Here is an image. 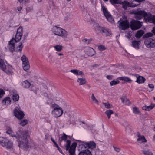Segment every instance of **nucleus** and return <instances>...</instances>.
<instances>
[{
	"label": "nucleus",
	"mask_w": 155,
	"mask_h": 155,
	"mask_svg": "<svg viewBox=\"0 0 155 155\" xmlns=\"http://www.w3.org/2000/svg\"><path fill=\"white\" fill-rule=\"evenodd\" d=\"M16 42L14 40V38L13 37L9 41L8 45V48L11 51H13L15 49V43Z\"/></svg>",
	"instance_id": "dca6fc26"
},
{
	"label": "nucleus",
	"mask_w": 155,
	"mask_h": 155,
	"mask_svg": "<svg viewBox=\"0 0 155 155\" xmlns=\"http://www.w3.org/2000/svg\"><path fill=\"white\" fill-rule=\"evenodd\" d=\"M14 115L18 119H22L25 115L22 111L17 109H14Z\"/></svg>",
	"instance_id": "f8f14e48"
},
{
	"label": "nucleus",
	"mask_w": 155,
	"mask_h": 155,
	"mask_svg": "<svg viewBox=\"0 0 155 155\" xmlns=\"http://www.w3.org/2000/svg\"><path fill=\"white\" fill-rule=\"evenodd\" d=\"M22 86L23 87L28 88L31 85V83L27 80H25L22 83Z\"/></svg>",
	"instance_id": "bb28decb"
},
{
	"label": "nucleus",
	"mask_w": 155,
	"mask_h": 155,
	"mask_svg": "<svg viewBox=\"0 0 155 155\" xmlns=\"http://www.w3.org/2000/svg\"><path fill=\"white\" fill-rule=\"evenodd\" d=\"M51 107L53 108L52 114L54 117L58 118L61 116L63 113L62 109L58 105L55 103L52 104Z\"/></svg>",
	"instance_id": "39448f33"
},
{
	"label": "nucleus",
	"mask_w": 155,
	"mask_h": 155,
	"mask_svg": "<svg viewBox=\"0 0 155 155\" xmlns=\"http://www.w3.org/2000/svg\"><path fill=\"white\" fill-rule=\"evenodd\" d=\"M2 103L4 105H8L11 104V100L9 97H7L5 98L2 101Z\"/></svg>",
	"instance_id": "393cba45"
},
{
	"label": "nucleus",
	"mask_w": 155,
	"mask_h": 155,
	"mask_svg": "<svg viewBox=\"0 0 155 155\" xmlns=\"http://www.w3.org/2000/svg\"><path fill=\"white\" fill-rule=\"evenodd\" d=\"M121 4L122 5V8L124 10H126L128 7H134L137 6L138 5L136 4H134L132 3H130L127 1H124L121 2Z\"/></svg>",
	"instance_id": "4468645a"
},
{
	"label": "nucleus",
	"mask_w": 155,
	"mask_h": 155,
	"mask_svg": "<svg viewBox=\"0 0 155 155\" xmlns=\"http://www.w3.org/2000/svg\"><path fill=\"white\" fill-rule=\"evenodd\" d=\"M0 69L2 71H5L6 69V65L3 60L0 59Z\"/></svg>",
	"instance_id": "c756f323"
},
{
	"label": "nucleus",
	"mask_w": 155,
	"mask_h": 155,
	"mask_svg": "<svg viewBox=\"0 0 155 155\" xmlns=\"http://www.w3.org/2000/svg\"><path fill=\"white\" fill-rule=\"evenodd\" d=\"M23 0H18V1L21 3L23 2Z\"/></svg>",
	"instance_id": "69168bd1"
},
{
	"label": "nucleus",
	"mask_w": 155,
	"mask_h": 155,
	"mask_svg": "<svg viewBox=\"0 0 155 155\" xmlns=\"http://www.w3.org/2000/svg\"><path fill=\"white\" fill-rule=\"evenodd\" d=\"M153 34L151 33H148L145 35V36L147 37H152L153 35Z\"/></svg>",
	"instance_id": "3c124183"
},
{
	"label": "nucleus",
	"mask_w": 155,
	"mask_h": 155,
	"mask_svg": "<svg viewBox=\"0 0 155 155\" xmlns=\"http://www.w3.org/2000/svg\"><path fill=\"white\" fill-rule=\"evenodd\" d=\"M98 49L100 51L104 50L107 49V48L104 45H100L98 46Z\"/></svg>",
	"instance_id": "a18cd8bd"
},
{
	"label": "nucleus",
	"mask_w": 155,
	"mask_h": 155,
	"mask_svg": "<svg viewBox=\"0 0 155 155\" xmlns=\"http://www.w3.org/2000/svg\"><path fill=\"white\" fill-rule=\"evenodd\" d=\"M149 17L148 22H153L155 25V16L151 14V16Z\"/></svg>",
	"instance_id": "f704fd0d"
},
{
	"label": "nucleus",
	"mask_w": 155,
	"mask_h": 155,
	"mask_svg": "<svg viewBox=\"0 0 155 155\" xmlns=\"http://www.w3.org/2000/svg\"><path fill=\"white\" fill-rule=\"evenodd\" d=\"M17 49L18 50L21 51L23 48L22 46V42H21L20 43V45L17 46Z\"/></svg>",
	"instance_id": "de8ad7c7"
},
{
	"label": "nucleus",
	"mask_w": 155,
	"mask_h": 155,
	"mask_svg": "<svg viewBox=\"0 0 155 155\" xmlns=\"http://www.w3.org/2000/svg\"><path fill=\"white\" fill-rule=\"evenodd\" d=\"M23 31L22 27H20L17 29V33L22 35Z\"/></svg>",
	"instance_id": "c03bdc74"
},
{
	"label": "nucleus",
	"mask_w": 155,
	"mask_h": 155,
	"mask_svg": "<svg viewBox=\"0 0 155 155\" xmlns=\"http://www.w3.org/2000/svg\"><path fill=\"white\" fill-rule=\"evenodd\" d=\"M54 146L55 147H57L58 146V145L56 143V142L54 144Z\"/></svg>",
	"instance_id": "0e129e2a"
},
{
	"label": "nucleus",
	"mask_w": 155,
	"mask_h": 155,
	"mask_svg": "<svg viewBox=\"0 0 155 155\" xmlns=\"http://www.w3.org/2000/svg\"><path fill=\"white\" fill-rule=\"evenodd\" d=\"M22 35L19 33H16L15 36V41L16 42H19L21 39Z\"/></svg>",
	"instance_id": "72a5a7b5"
},
{
	"label": "nucleus",
	"mask_w": 155,
	"mask_h": 155,
	"mask_svg": "<svg viewBox=\"0 0 155 155\" xmlns=\"http://www.w3.org/2000/svg\"><path fill=\"white\" fill-rule=\"evenodd\" d=\"M118 79L120 80L123 81L125 82L130 83L133 81V80L130 79L127 77L122 76L119 77Z\"/></svg>",
	"instance_id": "b1692460"
},
{
	"label": "nucleus",
	"mask_w": 155,
	"mask_h": 155,
	"mask_svg": "<svg viewBox=\"0 0 155 155\" xmlns=\"http://www.w3.org/2000/svg\"><path fill=\"white\" fill-rule=\"evenodd\" d=\"M78 155H92V154L89 150L85 149L80 151Z\"/></svg>",
	"instance_id": "a878e982"
},
{
	"label": "nucleus",
	"mask_w": 155,
	"mask_h": 155,
	"mask_svg": "<svg viewBox=\"0 0 155 155\" xmlns=\"http://www.w3.org/2000/svg\"><path fill=\"white\" fill-rule=\"evenodd\" d=\"M140 43L141 41H140L134 40L132 42L131 46L137 49H138Z\"/></svg>",
	"instance_id": "6ab92c4d"
},
{
	"label": "nucleus",
	"mask_w": 155,
	"mask_h": 155,
	"mask_svg": "<svg viewBox=\"0 0 155 155\" xmlns=\"http://www.w3.org/2000/svg\"><path fill=\"white\" fill-rule=\"evenodd\" d=\"M155 106V104H151L149 106H145L143 107V110L146 111H149L153 109Z\"/></svg>",
	"instance_id": "5701e85b"
},
{
	"label": "nucleus",
	"mask_w": 155,
	"mask_h": 155,
	"mask_svg": "<svg viewBox=\"0 0 155 155\" xmlns=\"http://www.w3.org/2000/svg\"><path fill=\"white\" fill-rule=\"evenodd\" d=\"M67 135L63 133V135L61 137V141L59 142V143L61 147H63L64 146L62 145L61 143L62 141L64 140V142H66L67 144L65 146L66 150L69 151L70 155H75V149L77 144V143L75 142H73L71 146V141L70 140H67Z\"/></svg>",
	"instance_id": "f03ea898"
},
{
	"label": "nucleus",
	"mask_w": 155,
	"mask_h": 155,
	"mask_svg": "<svg viewBox=\"0 0 155 155\" xmlns=\"http://www.w3.org/2000/svg\"><path fill=\"white\" fill-rule=\"evenodd\" d=\"M115 150L117 152H119L120 151V149L119 148H114Z\"/></svg>",
	"instance_id": "4d7b16f0"
},
{
	"label": "nucleus",
	"mask_w": 155,
	"mask_h": 155,
	"mask_svg": "<svg viewBox=\"0 0 155 155\" xmlns=\"http://www.w3.org/2000/svg\"><path fill=\"white\" fill-rule=\"evenodd\" d=\"M6 140V141H5L4 143L5 145L2 146L7 149H11L12 147L13 143L10 140L7 139Z\"/></svg>",
	"instance_id": "a211bd4d"
},
{
	"label": "nucleus",
	"mask_w": 155,
	"mask_h": 155,
	"mask_svg": "<svg viewBox=\"0 0 155 155\" xmlns=\"http://www.w3.org/2000/svg\"><path fill=\"white\" fill-rule=\"evenodd\" d=\"M87 54L89 56H92L96 54L94 49L88 47L87 48Z\"/></svg>",
	"instance_id": "412c9836"
},
{
	"label": "nucleus",
	"mask_w": 155,
	"mask_h": 155,
	"mask_svg": "<svg viewBox=\"0 0 155 155\" xmlns=\"http://www.w3.org/2000/svg\"><path fill=\"white\" fill-rule=\"evenodd\" d=\"M7 138L0 137V144L2 146H5L4 143L5 141H6Z\"/></svg>",
	"instance_id": "e433bc0d"
},
{
	"label": "nucleus",
	"mask_w": 155,
	"mask_h": 155,
	"mask_svg": "<svg viewBox=\"0 0 155 155\" xmlns=\"http://www.w3.org/2000/svg\"><path fill=\"white\" fill-rule=\"evenodd\" d=\"M19 99V96L18 94H13L12 96V99L14 101H17Z\"/></svg>",
	"instance_id": "58836bf2"
},
{
	"label": "nucleus",
	"mask_w": 155,
	"mask_h": 155,
	"mask_svg": "<svg viewBox=\"0 0 155 155\" xmlns=\"http://www.w3.org/2000/svg\"><path fill=\"white\" fill-rule=\"evenodd\" d=\"M43 86H44V88H45V89H47L48 90V88L47 87V86H46V85H45L44 84L43 85Z\"/></svg>",
	"instance_id": "680f3d73"
},
{
	"label": "nucleus",
	"mask_w": 155,
	"mask_h": 155,
	"mask_svg": "<svg viewBox=\"0 0 155 155\" xmlns=\"http://www.w3.org/2000/svg\"><path fill=\"white\" fill-rule=\"evenodd\" d=\"M27 36V35H24V40L25 39V37Z\"/></svg>",
	"instance_id": "774afa93"
},
{
	"label": "nucleus",
	"mask_w": 155,
	"mask_h": 155,
	"mask_svg": "<svg viewBox=\"0 0 155 155\" xmlns=\"http://www.w3.org/2000/svg\"><path fill=\"white\" fill-rule=\"evenodd\" d=\"M137 137L138 138L137 139V141L139 143H141L143 142H146L147 140L143 135H141L139 132L137 133Z\"/></svg>",
	"instance_id": "f3484780"
},
{
	"label": "nucleus",
	"mask_w": 155,
	"mask_h": 155,
	"mask_svg": "<svg viewBox=\"0 0 155 155\" xmlns=\"http://www.w3.org/2000/svg\"><path fill=\"white\" fill-rule=\"evenodd\" d=\"M134 0L136 2H137L139 3V4H137L138 5H139L141 2H144L145 1V0Z\"/></svg>",
	"instance_id": "5fc2aeb1"
},
{
	"label": "nucleus",
	"mask_w": 155,
	"mask_h": 155,
	"mask_svg": "<svg viewBox=\"0 0 155 155\" xmlns=\"http://www.w3.org/2000/svg\"><path fill=\"white\" fill-rule=\"evenodd\" d=\"M130 75H132L137 78L136 82L138 84L144 83L146 81V79L143 76H140L136 74H130Z\"/></svg>",
	"instance_id": "2eb2a0df"
},
{
	"label": "nucleus",
	"mask_w": 155,
	"mask_h": 155,
	"mask_svg": "<svg viewBox=\"0 0 155 155\" xmlns=\"http://www.w3.org/2000/svg\"><path fill=\"white\" fill-rule=\"evenodd\" d=\"M120 82L119 81L117 80L116 81L115 80H113L110 82V84L111 86L114 85L119 83Z\"/></svg>",
	"instance_id": "37998d69"
},
{
	"label": "nucleus",
	"mask_w": 155,
	"mask_h": 155,
	"mask_svg": "<svg viewBox=\"0 0 155 155\" xmlns=\"http://www.w3.org/2000/svg\"><path fill=\"white\" fill-rule=\"evenodd\" d=\"M152 32L155 35V27L153 28V29L152 30Z\"/></svg>",
	"instance_id": "13d9d810"
},
{
	"label": "nucleus",
	"mask_w": 155,
	"mask_h": 155,
	"mask_svg": "<svg viewBox=\"0 0 155 155\" xmlns=\"http://www.w3.org/2000/svg\"><path fill=\"white\" fill-rule=\"evenodd\" d=\"M96 147V143L93 141H91L89 142L86 143L83 145L79 146V150H80V148H81L83 147H84L85 148H88L89 149H93L95 148Z\"/></svg>",
	"instance_id": "6e6552de"
},
{
	"label": "nucleus",
	"mask_w": 155,
	"mask_h": 155,
	"mask_svg": "<svg viewBox=\"0 0 155 155\" xmlns=\"http://www.w3.org/2000/svg\"><path fill=\"white\" fill-rule=\"evenodd\" d=\"M142 22L140 21L132 20L130 22V27L131 30H135L140 29L142 26Z\"/></svg>",
	"instance_id": "0eeeda50"
},
{
	"label": "nucleus",
	"mask_w": 155,
	"mask_h": 155,
	"mask_svg": "<svg viewBox=\"0 0 155 155\" xmlns=\"http://www.w3.org/2000/svg\"><path fill=\"white\" fill-rule=\"evenodd\" d=\"M21 59L23 62V65L29 64L28 58L25 55H23L21 58Z\"/></svg>",
	"instance_id": "c85d7f7f"
},
{
	"label": "nucleus",
	"mask_w": 155,
	"mask_h": 155,
	"mask_svg": "<svg viewBox=\"0 0 155 155\" xmlns=\"http://www.w3.org/2000/svg\"><path fill=\"white\" fill-rule=\"evenodd\" d=\"M148 86L150 88L152 89V90H153L154 87V86L153 84H148Z\"/></svg>",
	"instance_id": "603ef678"
},
{
	"label": "nucleus",
	"mask_w": 155,
	"mask_h": 155,
	"mask_svg": "<svg viewBox=\"0 0 155 155\" xmlns=\"http://www.w3.org/2000/svg\"><path fill=\"white\" fill-rule=\"evenodd\" d=\"M118 22L119 23V28L121 30H125L130 27L129 22L127 20L120 18Z\"/></svg>",
	"instance_id": "423d86ee"
},
{
	"label": "nucleus",
	"mask_w": 155,
	"mask_h": 155,
	"mask_svg": "<svg viewBox=\"0 0 155 155\" xmlns=\"http://www.w3.org/2000/svg\"><path fill=\"white\" fill-rule=\"evenodd\" d=\"M144 43L146 46L148 48L155 47V40L152 38H149L145 39Z\"/></svg>",
	"instance_id": "9d476101"
},
{
	"label": "nucleus",
	"mask_w": 155,
	"mask_h": 155,
	"mask_svg": "<svg viewBox=\"0 0 155 155\" xmlns=\"http://www.w3.org/2000/svg\"><path fill=\"white\" fill-rule=\"evenodd\" d=\"M22 8L21 7H20V8H18H18H17V10L18 11H20L21 10V9H22Z\"/></svg>",
	"instance_id": "052dcab7"
},
{
	"label": "nucleus",
	"mask_w": 155,
	"mask_h": 155,
	"mask_svg": "<svg viewBox=\"0 0 155 155\" xmlns=\"http://www.w3.org/2000/svg\"><path fill=\"white\" fill-rule=\"evenodd\" d=\"M142 150H141L142 153L144 155H153L152 152L148 149L147 145H145L142 146Z\"/></svg>",
	"instance_id": "ddd939ff"
},
{
	"label": "nucleus",
	"mask_w": 155,
	"mask_h": 155,
	"mask_svg": "<svg viewBox=\"0 0 155 155\" xmlns=\"http://www.w3.org/2000/svg\"><path fill=\"white\" fill-rule=\"evenodd\" d=\"M112 75H107L106 77V78L107 79L109 80H111L112 79Z\"/></svg>",
	"instance_id": "6e6d98bb"
},
{
	"label": "nucleus",
	"mask_w": 155,
	"mask_h": 155,
	"mask_svg": "<svg viewBox=\"0 0 155 155\" xmlns=\"http://www.w3.org/2000/svg\"><path fill=\"white\" fill-rule=\"evenodd\" d=\"M132 12L134 15L135 19L140 20L144 17L145 21L147 22H148L151 14L150 12H147L145 10H141L140 8L134 10Z\"/></svg>",
	"instance_id": "7ed1b4c3"
},
{
	"label": "nucleus",
	"mask_w": 155,
	"mask_h": 155,
	"mask_svg": "<svg viewBox=\"0 0 155 155\" xmlns=\"http://www.w3.org/2000/svg\"><path fill=\"white\" fill-rule=\"evenodd\" d=\"M70 71L77 76L84 75V74L82 71L78 70L72 69Z\"/></svg>",
	"instance_id": "4be33fe9"
},
{
	"label": "nucleus",
	"mask_w": 155,
	"mask_h": 155,
	"mask_svg": "<svg viewBox=\"0 0 155 155\" xmlns=\"http://www.w3.org/2000/svg\"><path fill=\"white\" fill-rule=\"evenodd\" d=\"M52 31L54 35L62 38H66L67 36V32L64 29L57 26H53Z\"/></svg>",
	"instance_id": "20e7f679"
},
{
	"label": "nucleus",
	"mask_w": 155,
	"mask_h": 155,
	"mask_svg": "<svg viewBox=\"0 0 155 155\" xmlns=\"http://www.w3.org/2000/svg\"><path fill=\"white\" fill-rule=\"evenodd\" d=\"M55 50L58 52H60L63 49V46L61 45H56L54 46Z\"/></svg>",
	"instance_id": "473e14b6"
},
{
	"label": "nucleus",
	"mask_w": 155,
	"mask_h": 155,
	"mask_svg": "<svg viewBox=\"0 0 155 155\" xmlns=\"http://www.w3.org/2000/svg\"><path fill=\"white\" fill-rule=\"evenodd\" d=\"M7 134L12 137H15L17 140L19 147L24 150H26L29 147V145L27 139L28 132L19 130L16 133V135H12V130L9 128L7 131Z\"/></svg>",
	"instance_id": "f257e3e1"
},
{
	"label": "nucleus",
	"mask_w": 155,
	"mask_h": 155,
	"mask_svg": "<svg viewBox=\"0 0 155 155\" xmlns=\"http://www.w3.org/2000/svg\"><path fill=\"white\" fill-rule=\"evenodd\" d=\"M122 102L124 103L126 105H129L130 103L129 100L127 98L126 96H123L120 98Z\"/></svg>",
	"instance_id": "cd10ccee"
},
{
	"label": "nucleus",
	"mask_w": 155,
	"mask_h": 155,
	"mask_svg": "<svg viewBox=\"0 0 155 155\" xmlns=\"http://www.w3.org/2000/svg\"><path fill=\"white\" fill-rule=\"evenodd\" d=\"M91 41V39H84L82 41L87 44H89Z\"/></svg>",
	"instance_id": "09e8293b"
},
{
	"label": "nucleus",
	"mask_w": 155,
	"mask_h": 155,
	"mask_svg": "<svg viewBox=\"0 0 155 155\" xmlns=\"http://www.w3.org/2000/svg\"><path fill=\"white\" fill-rule=\"evenodd\" d=\"M56 147L57 148L58 150L59 151V152L61 153L63 155H65L64 154L63 152L61 149L58 146V147Z\"/></svg>",
	"instance_id": "864d4df0"
},
{
	"label": "nucleus",
	"mask_w": 155,
	"mask_h": 155,
	"mask_svg": "<svg viewBox=\"0 0 155 155\" xmlns=\"http://www.w3.org/2000/svg\"><path fill=\"white\" fill-rule=\"evenodd\" d=\"M63 54L62 53H58V55L59 56H62Z\"/></svg>",
	"instance_id": "bf43d9fd"
},
{
	"label": "nucleus",
	"mask_w": 155,
	"mask_h": 155,
	"mask_svg": "<svg viewBox=\"0 0 155 155\" xmlns=\"http://www.w3.org/2000/svg\"><path fill=\"white\" fill-rule=\"evenodd\" d=\"M102 104L104 105L105 107L107 109H109L111 107V106L110 104L108 102L106 103H102Z\"/></svg>",
	"instance_id": "a19ab883"
},
{
	"label": "nucleus",
	"mask_w": 155,
	"mask_h": 155,
	"mask_svg": "<svg viewBox=\"0 0 155 155\" xmlns=\"http://www.w3.org/2000/svg\"><path fill=\"white\" fill-rule=\"evenodd\" d=\"M4 71L9 75H12L14 73L12 71V67L11 65L8 66L7 68L6 67V69Z\"/></svg>",
	"instance_id": "aec40b11"
},
{
	"label": "nucleus",
	"mask_w": 155,
	"mask_h": 155,
	"mask_svg": "<svg viewBox=\"0 0 155 155\" xmlns=\"http://www.w3.org/2000/svg\"><path fill=\"white\" fill-rule=\"evenodd\" d=\"M133 112L134 113L136 114H138L140 112L139 109L136 107H135L133 108Z\"/></svg>",
	"instance_id": "49530a36"
},
{
	"label": "nucleus",
	"mask_w": 155,
	"mask_h": 155,
	"mask_svg": "<svg viewBox=\"0 0 155 155\" xmlns=\"http://www.w3.org/2000/svg\"><path fill=\"white\" fill-rule=\"evenodd\" d=\"M70 123H71L72 124H75V121H73L72 122H71V121H70Z\"/></svg>",
	"instance_id": "e2e57ef3"
},
{
	"label": "nucleus",
	"mask_w": 155,
	"mask_h": 155,
	"mask_svg": "<svg viewBox=\"0 0 155 155\" xmlns=\"http://www.w3.org/2000/svg\"><path fill=\"white\" fill-rule=\"evenodd\" d=\"M23 67L24 69L26 71L28 70L30 67L29 64H26L25 65H23Z\"/></svg>",
	"instance_id": "79ce46f5"
},
{
	"label": "nucleus",
	"mask_w": 155,
	"mask_h": 155,
	"mask_svg": "<svg viewBox=\"0 0 155 155\" xmlns=\"http://www.w3.org/2000/svg\"><path fill=\"white\" fill-rule=\"evenodd\" d=\"M91 99L92 101L95 103H97V104H99V102L98 100L95 98L93 93L92 94V96L91 97Z\"/></svg>",
	"instance_id": "4c0bfd02"
},
{
	"label": "nucleus",
	"mask_w": 155,
	"mask_h": 155,
	"mask_svg": "<svg viewBox=\"0 0 155 155\" xmlns=\"http://www.w3.org/2000/svg\"><path fill=\"white\" fill-rule=\"evenodd\" d=\"M77 81L79 82L80 85H83L86 83V81L85 78H78Z\"/></svg>",
	"instance_id": "2f4dec72"
},
{
	"label": "nucleus",
	"mask_w": 155,
	"mask_h": 155,
	"mask_svg": "<svg viewBox=\"0 0 155 155\" xmlns=\"http://www.w3.org/2000/svg\"><path fill=\"white\" fill-rule=\"evenodd\" d=\"M96 29L100 32L105 33L106 36H110L112 34L111 31L107 28L97 26Z\"/></svg>",
	"instance_id": "9b49d317"
},
{
	"label": "nucleus",
	"mask_w": 155,
	"mask_h": 155,
	"mask_svg": "<svg viewBox=\"0 0 155 155\" xmlns=\"http://www.w3.org/2000/svg\"><path fill=\"white\" fill-rule=\"evenodd\" d=\"M51 141L52 142H53V141H54V139L53 138H51Z\"/></svg>",
	"instance_id": "338daca9"
},
{
	"label": "nucleus",
	"mask_w": 155,
	"mask_h": 155,
	"mask_svg": "<svg viewBox=\"0 0 155 155\" xmlns=\"http://www.w3.org/2000/svg\"><path fill=\"white\" fill-rule=\"evenodd\" d=\"M105 113L107 116L108 119H109L111 115L114 113V112L112 110H106Z\"/></svg>",
	"instance_id": "c9c22d12"
},
{
	"label": "nucleus",
	"mask_w": 155,
	"mask_h": 155,
	"mask_svg": "<svg viewBox=\"0 0 155 155\" xmlns=\"http://www.w3.org/2000/svg\"><path fill=\"white\" fill-rule=\"evenodd\" d=\"M110 3L113 5L118 3V0H110Z\"/></svg>",
	"instance_id": "8fccbe9b"
},
{
	"label": "nucleus",
	"mask_w": 155,
	"mask_h": 155,
	"mask_svg": "<svg viewBox=\"0 0 155 155\" xmlns=\"http://www.w3.org/2000/svg\"><path fill=\"white\" fill-rule=\"evenodd\" d=\"M28 123V120L26 119L23 120L21 121L19 124L22 126H25Z\"/></svg>",
	"instance_id": "ea45409f"
},
{
	"label": "nucleus",
	"mask_w": 155,
	"mask_h": 155,
	"mask_svg": "<svg viewBox=\"0 0 155 155\" xmlns=\"http://www.w3.org/2000/svg\"><path fill=\"white\" fill-rule=\"evenodd\" d=\"M144 34L143 30H140L137 32L135 34V36L137 38H140Z\"/></svg>",
	"instance_id": "7c9ffc66"
},
{
	"label": "nucleus",
	"mask_w": 155,
	"mask_h": 155,
	"mask_svg": "<svg viewBox=\"0 0 155 155\" xmlns=\"http://www.w3.org/2000/svg\"><path fill=\"white\" fill-rule=\"evenodd\" d=\"M102 8L104 15L106 17L107 20L110 22H114V19L105 7L104 6H102Z\"/></svg>",
	"instance_id": "1a4fd4ad"
}]
</instances>
